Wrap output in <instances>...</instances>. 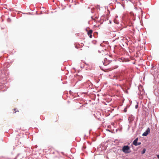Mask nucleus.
Masks as SVG:
<instances>
[{"instance_id":"obj_9","label":"nucleus","mask_w":159,"mask_h":159,"mask_svg":"<svg viewBox=\"0 0 159 159\" xmlns=\"http://www.w3.org/2000/svg\"><path fill=\"white\" fill-rule=\"evenodd\" d=\"M157 157L158 159H159V155H157Z\"/></svg>"},{"instance_id":"obj_2","label":"nucleus","mask_w":159,"mask_h":159,"mask_svg":"<svg viewBox=\"0 0 159 159\" xmlns=\"http://www.w3.org/2000/svg\"><path fill=\"white\" fill-rule=\"evenodd\" d=\"M150 129L148 128L146 130V131L143 133L142 135L145 136H147V135L150 133Z\"/></svg>"},{"instance_id":"obj_10","label":"nucleus","mask_w":159,"mask_h":159,"mask_svg":"<svg viewBox=\"0 0 159 159\" xmlns=\"http://www.w3.org/2000/svg\"><path fill=\"white\" fill-rule=\"evenodd\" d=\"M108 100V101H107V102H110V100Z\"/></svg>"},{"instance_id":"obj_3","label":"nucleus","mask_w":159,"mask_h":159,"mask_svg":"<svg viewBox=\"0 0 159 159\" xmlns=\"http://www.w3.org/2000/svg\"><path fill=\"white\" fill-rule=\"evenodd\" d=\"M93 33V30H90L88 32V34L90 38H91L92 37V34Z\"/></svg>"},{"instance_id":"obj_1","label":"nucleus","mask_w":159,"mask_h":159,"mask_svg":"<svg viewBox=\"0 0 159 159\" xmlns=\"http://www.w3.org/2000/svg\"><path fill=\"white\" fill-rule=\"evenodd\" d=\"M122 151L125 153H128L130 152V148L128 145L124 146L122 148Z\"/></svg>"},{"instance_id":"obj_8","label":"nucleus","mask_w":159,"mask_h":159,"mask_svg":"<svg viewBox=\"0 0 159 159\" xmlns=\"http://www.w3.org/2000/svg\"><path fill=\"white\" fill-rule=\"evenodd\" d=\"M141 144V143H140V142H138V143L137 144V146L140 145Z\"/></svg>"},{"instance_id":"obj_7","label":"nucleus","mask_w":159,"mask_h":159,"mask_svg":"<svg viewBox=\"0 0 159 159\" xmlns=\"http://www.w3.org/2000/svg\"><path fill=\"white\" fill-rule=\"evenodd\" d=\"M135 107L136 109L138 107V104L136 105Z\"/></svg>"},{"instance_id":"obj_4","label":"nucleus","mask_w":159,"mask_h":159,"mask_svg":"<svg viewBox=\"0 0 159 159\" xmlns=\"http://www.w3.org/2000/svg\"><path fill=\"white\" fill-rule=\"evenodd\" d=\"M138 138H137L133 141V143L135 146H137V144L138 143L137 141H138Z\"/></svg>"},{"instance_id":"obj_5","label":"nucleus","mask_w":159,"mask_h":159,"mask_svg":"<svg viewBox=\"0 0 159 159\" xmlns=\"http://www.w3.org/2000/svg\"><path fill=\"white\" fill-rule=\"evenodd\" d=\"M145 151H146V149L145 148H144L143 149V150L142 152H141L142 154H144L145 153Z\"/></svg>"},{"instance_id":"obj_6","label":"nucleus","mask_w":159,"mask_h":159,"mask_svg":"<svg viewBox=\"0 0 159 159\" xmlns=\"http://www.w3.org/2000/svg\"><path fill=\"white\" fill-rule=\"evenodd\" d=\"M14 111H15V113H16V111H18H18H17V110L16 109V108L14 109Z\"/></svg>"}]
</instances>
